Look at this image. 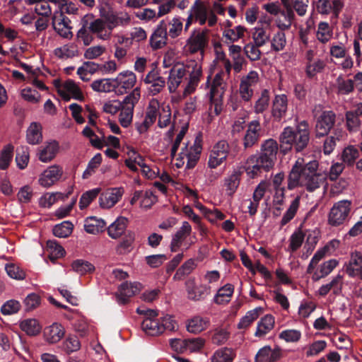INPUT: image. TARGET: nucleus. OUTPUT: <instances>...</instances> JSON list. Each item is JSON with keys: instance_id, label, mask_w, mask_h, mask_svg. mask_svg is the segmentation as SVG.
<instances>
[{"instance_id": "nucleus-52", "label": "nucleus", "mask_w": 362, "mask_h": 362, "mask_svg": "<svg viewBox=\"0 0 362 362\" xmlns=\"http://www.w3.org/2000/svg\"><path fill=\"white\" fill-rule=\"evenodd\" d=\"M166 22L168 23V36L172 39L177 37L181 34L183 28L182 18L179 16H175L170 21H166Z\"/></svg>"}, {"instance_id": "nucleus-5", "label": "nucleus", "mask_w": 362, "mask_h": 362, "mask_svg": "<svg viewBox=\"0 0 362 362\" xmlns=\"http://www.w3.org/2000/svg\"><path fill=\"white\" fill-rule=\"evenodd\" d=\"M351 209V202L347 199L336 202L331 208L329 213V223L332 226L343 224L349 218Z\"/></svg>"}, {"instance_id": "nucleus-15", "label": "nucleus", "mask_w": 362, "mask_h": 362, "mask_svg": "<svg viewBox=\"0 0 362 362\" xmlns=\"http://www.w3.org/2000/svg\"><path fill=\"white\" fill-rule=\"evenodd\" d=\"M58 93L65 100H69L71 98H73L81 101L84 98L81 88L71 79H68L64 82L59 87Z\"/></svg>"}, {"instance_id": "nucleus-11", "label": "nucleus", "mask_w": 362, "mask_h": 362, "mask_svg": "<svg viewBox=\"0 0 362 362\" xmlns=\"http://www.w3.org/2000/svg\"><path fill=\"white\" fill-rule=\"evenodd\" d=\"M259 82V74L256 71H250L246 76L242 77L239 92L241 98L248 102L254 94V88Z\"/></svg>"}, {"instance_id": "nucleus-21", "label": "nucleus", "mask_w": 362, "mask_h": 362, "mask_svg": "<svg viewBox=\"0 0 362 362\" xmlns=\"http://www.w3.org/2000/svg\"><path fill=\"white\" fill-rule=\"evenodd\" d=\"M90 29L94 35L103 41H107L112 37V32L103 18H92L89 21Z\"/></svg>"}, {"instance_id": "nucleus-53", "label": "nucleus", "mask_w": 362, "mask_h": 362, "mask_svg": "<svg viewBox=\"0 0 362 362\" xmlns=\"http://www.w3.org/2000/svg\"><path fill=\"white\" fill-rule=\"evenodd\" d=\"M269 42L273 51H282L286 45V37L284 30H281L274 33L272 37H270Z\"/></svg>"}, {"instance_id": "nucleus-22", "label": "nucleus", "mask_w": 362, "mask_h": 362, "mask_svg": "<svg viewBox=\"0 0 362 362\" xmlns=\"http://www.w3.org/2000/svg\"><path fill=\"white\" fill-rule=\"evenodd\" d=\"M59 150V143L55 140H51L45 143V144L37 150V158L42 163H49L52 160Z\"/></svg>"}, {"instance_id": "nucleus-9", "label": "nucleus", "mask_w": 362, "mask_h": 362, "mask_svg": "<svg viewBox=\"0 0 362 362\" xmlns=\"http://www.w3.org/2000/svg\"><path fill=\"white\" fill-rule=\"evenodd\" d=\"M100 16L106 22L110 31L117 27H126L131 23V17L126 11H109L105 13L100 12Z\"/></svg>"}, {"instance_id": "nucleus-56", "label": "nucleus", "mask_w": 362, "mask_h": 362, "mask_svg": "<svg viewBox=\"0 0 362 362\" xmlns=\"http://www.w3.org/2000/svg\"><path fill=\"white\" fill-rule=\"evenodd\" d=\"M300 197H296L290 204L288 208L284 213L281 220V225L285 226L289 221H291L296 216L299 206H300Z\"/></svg>"}, {"instance_id": "nucleus-10", "label": "nucleus", "mask_w": 362, "mask_h": 362, "mask_svg": "<svg viewBox=\"0 0 362 362\" xmlns=\"http://www.w3.org/2000/svg\"><path fill=\"white\" fill-rule=\"evenodd\" d=\"M202 149V146L196 141L190 146H188V144H185V147L182 148L181 152L178 154L177 159L182 164H184L186 161L187 168H192L196 165L197 162L200 158Z\"/></svg>"}, {"instance_id": "nucleus-60", "label": "nucleus", "mask_w": 362, "mask_h": 362, "mask_svg": "<svg viewBox=\"0 0 362 362\" xmlns=\"http://www.w3.org/2000/svg\"><path fill=\"white\" fill-rule=\"evenodd\" d=\"M73 226L70 221H63L53 228V234L58 238H66L71 233Z\"/></svg>"}, {"instance_id": "nucleus-31", "label": "nucleus", "mask_w": 362, "mask_h": 362, "mask_svg": "<svg viewBox=\"0 0 362 362\" xmlns=\"http://www.w3.org/2000/svg\"><path fill=\"white\" fill-rule=\"evenodd\" d=\"M128 219L119 216L107 228L108 235L112 239H118L126 233Z\"/></svg>"}, {"instance_id": "nucleus-46", "label": "nucleus", "mask_w": 362, "mask_h": 362, "mask_svg": "<svg viewBox=\"0 0 362 362\" xmlns=\"http://www.w3.org/2000/svg\"><path fill=\"white\" fill-rule=\"evenodd\" d=\"M90 86L94 91L100 93H110L115 88V81L112 78L95 80Z\"/></svg>"}, {"instance_id": "nucleus-29", "label": "nucleus", "mask_w": 362, "mask_h": 362, "mask_svg": "<svg viewBox=\"0 0 362 362\" xmlns=\"http://www.w3.org/2000/svg\"><path fill=\"white\" fill-rule=\"evenodd\" d=\"M303 168L302 161L299 159L293 165L288 177L287 187L289 190L303 186Z\"/></svg>"}, {"instance_id": "nucleus-35", "label": "nucleus", "mask_w": 362, "mask_h": 362, "mask_svg": "<svg viewBox=\"0 0 362 362\" xmlns=\"http://www.w3.org/2000/svg\"><path fill=\"white\" fill-rule=\"evenodd\" d=\"M335 88L338 95H349L354 90V81L339 75L336 78Z\"/></svg>"}, {"instance_id": "nucleus-43", "label": "nucleus", "mask_w": 362, "mask_h": 362, "mask_svg": "<svg viewBox=\"0 0 362 362\" xmlns=\"http://www.w3.org/2000/svg\"><path fill=\"white\" fill-rule=\"evenodd\" d=\"M252 42L263 47L270 41L271 34L269 29L257 26L252 29Z\"/></svg>"}, {"instance_id": "nucleus-41", "label": "nucleus", "mask_w": 362, "mask_h": 362, "mask_svg": "<svg viewBox=\"0 0 362 362\" xmlns=\"http://www.w3.org/2000/svg\"><path fill=\"white\" fill-rule=\"evenodd\" d=\"M42 139L41 125L37 122H32L26 132V140L29 144L36 145Z\"/></svg>"}, {"instance_id": "nucleus-18", "label": "nucleus", "mask_w": 362, "mask_h": 362, "mask_svg": "<svg viewBox=\"0 0 362 362\" xmlns=\"http://www.w3.org/2000/svg\"><path fill=\"white\" fill-rule=\"evenodd\" d=\"M288 98L286 94L276 95L272 100L271 115L276 122H280L286 115Z\"/></svg>"}, {"instance_id": "nucleus-57", "label": "nucleus", "mask_w": 362, "mask_h": 362, "mask_svg": "<svg viewBox=\"0 0 362 362\" xmlns=\"http://www.w3.org/2000/svg\"><path fill=\"white\" fill-rule=\"evenodd\" d=\"M262 310V308L261 307H257L247 312L246 314L240 318L238 327L239 329H245L250 326L252 322L258 318L259 312Z\"/></svg>"}, {"instance_id": "nucleus-62", "label": "nucleus", "mask_w": 362, "mask_h": 362, "mask_svg": "<svg viewBox=\"0 0 362 362\" xmlns=\"http://www.w3.org/2000/svg\"><path fill=\"white\" fill-rule=\"evenodd\" d=\"M245 31V28L243 26L237 25L233 28L226 29L223 35L230 42H234L243 37Z\"/></svg>"}, {"instance_id": "nucleus-51", "label": "nucleus", "mask_w": 362, "mask_h": 362, "mask_svg": "<svg viewBox=\"0 0 362 362\" xmlns=\"http://www.w3.org/2000/svg\"><path fill=\"white\" fill-rule=\"evenodd\" d=\"M21 329L28 335L35 336L40 333L41 326L39 322L33 318L26 319L20 322Z\"/></svg>"}, {"instance_id": "nucleus-48", "label": "nucleus", "mask_w": 362, "mask_h": 362, "mask_svg": "<svg viewBox=\"0 0 362 362\" xmlns=\"http://www.w3.org/2000/svg\"><path fill=\"white\" fill-rule=\"evenodd\" d=\"M270 95L267 89L261 91V94L254 104L253 110L256 114H262L269 106Z\"/></svg>"}, {"instance_id": "nucleus-13", "label": "nucleus", "mask_w": 362, "mask_h": 362, "mask_svg": "<svg viewBox=\"0 0 362 362\" xmlns=\"http://www.w3.org/2000/svg\"><path fill=\"white\" fill-rule=\"evenodd\" d=\"M144 81L147 85L148 95L152 96L160 93L166 85L165 78L161 76L156 69L150 71L146 74Z\"/></svg>"}, {"instance_id": "nucleus-14", "label": "nucleus", "mask_w": 362, "mask_h": 362, "mask_svg": "<svg viewBox=\"0 0 362 362\" xmlns=\"http://www.w3.org/2000/svg\"><path fill=\"white\" fill-rule=\"evenodd\" d=\"M260 122L258 119L252 120L247 124V129L243 138V145L245 149L255 146L260 137Z\"/></svg>"}, {"instance_id": "nucleus-2", "label": "nucleus", "mask_w": 362, "mask_h": 362, "mask_svg": "<svg viewBox=\"0 0 362 362\" xmlns=\"http://www.w3.org/2000/svg\"><path fill=\"white\" fill-rule=\"evenodd\" d=\"M141 98V89L134 88L122 100H110L103 106V110L112 115L119 112V122L122 127L127 128L132 122L135 105Z\"/></svg>"}, {"instance_id": "nucleus-40", "label": "nucleus", "mask_w": 362, "mask_h": 362, "mask_svg": "<svg viewBox=\"0 0 362 362\" xmlns=\"http://www.w3.org/2000/svg\"><path fill=\"white\" fill-rule=\"evenodd\" d=\"M339 262L336 259H331L320 264L319 269L315 271L313 275V280L317 281L322 278L329 275L333 269L337 267Z\"/></svg>"}, {"instance_id": "nucleus-50", "label": "nucleus", "mask_w": 362, "mask_h": 362, "mask_svg": "<svg viewBox=\"0 0 362 362\" xmlns=\"http://www.w3.org/2000/svg\"><path fill=\"white\" fill-rule=\"evenodd\" d=\"M234 354L231 349L223 347L216 350L211 357V362H233Z\"/></svg>"}, {"instance_id": "nucleus-59", "label": "nucleus", "mask_w": 362, "mask_h": 362, "mask_svg": "<svg viewBox=\"0 0 362 362\" xmlns=\"http://www.w3.org/2000/svg\"><path fill=\"white\" fill-rule=\"evenodd\" d=\"M72 269L79 274L83 275L95 270V267L89 262L83 259H76L71 264Z\"/></svg>"}, {"instance_id": "nucleus-25", "label": "nucleus", "mask_w": 362, "mask_h": 362, "mask_svg": "<svg viewBox=\"0 0 362 362\" xmlns=\"http://www.w3.org/2000/svg\"><path fill=\"white\" fill-rule=\"evenodd\" d=\"M62 174V169L58 165H52L41 174L38 182L41 186L47 188L59 180Z\"/></svg>"}, {"instance_id": "nucleus-17", "label": "nucleus", "mask_w": 362, "mask_h": 362, "mask_svg": "<svg viewBox=\"0 0 362 362\" xmlns=\"http://www.w3.org/2000/svg\"><path fill=\"white\" fill-rule=\"evenodd\" d=\"M115 87L117 86L121 93H127L132 89L136 83V74L129 70L120 72L114 78Z\"/></svg>"}, {"instance_id": "nucleus-12", "label": "nucleus", "mask_w": 362, "mask_h": 362, "mask_svg": "<svg viewBox=\"0 0 362 362\" xmlns=\"http://www.w3.org/2000/svg\"><path fill=\"white\" fill-rule=\"evenodd\" d=\"M71 20L64 13H54L52 19L54 30L62 38L70 40L73 37Z\"/></svg>"}, {"instance_id": "nucleus-27", "label": "nucleus", "mask_w": 362, "mask_h": 362, "mask_svg": "<svg viewBox=\"0 0 362 362\" xmlns=\"http://www.w3.org/2000/svg\"><path fill=\"white\" fill-rule=\"evenodd\" d=\"M281 357V350L279 347L272 349L269 346H264L257 353L255 362H276Z\"/></svg>"}, {"instance_id": "nucleus-47", "label": "nucleus", "mask_w": 362, "mask_h": 362, "mask_svg": "<svg viewBox=\"0 0 362 362\" xmlns=\"http://www.w3.org/2000/svg\"><path fill=\"white\" fill-rule=\"evenodd\" d=\"M274 325V317L272 315H266L257 323L256 337H262L268 333Z\"/></svg>"}, {"instance_id": "nucleus-55", "label": "nucleus", "mask_w": 362, "mask_h": 362, "mask_svg": "<svg viewBox=\"0 0 362 362\" xmlns=\"http://www.w3.org/2000/svg\"><path fill=\"white\" fill-rule=\"evenodd\" d=\"M318 242V237L315 231H310L307 235L306 241L304 245L305 251L301 255V258L306 259L313 252Z\"/></svg>"}, {"instance_id": "nucleus-37", "label": "nucleus", "mask_w": 362, "mask_h": 362, "mask_svg": "<svg viewBox=\"0 0 362 362\" xmlns=\"http://www.w3.org/2000/svg\"><path fill=\"white\" fill-rule=\"evenodd\" d=\"M241 173L239 170L234 169L227 177L224 179V185L227 194L233 195L237 190L240 181Z\"/></svg>"}, {"instance_id": "nucleus-24", "label": "nucleus", "mask_w": 362, "mask_h": 362, "mask_svg": "<svg viewBox=\"0 0 362 362\" xmlns=\"http://www.w3.org/2000/svg\"><path fill=\"white\" fill-rule=\"evenodd\" d=\"M122 187H115L103 193L99 198V204L102 208L110 209L115 206L124 194Z\"/></svg>"}, {"instance_id": "nucleus-26", "label": "nucleus", "mask_w": 362, "mask_h": 362, "mask_svg": "<svg viewBox=\"0 0 362 362\" xmlns=\"http://www.w3.org/2000/svg\"><path fill=\"white\" fill-rule=\"evenodd\" d=\"M209 325V318L197 315L187 320L186 328L188 332L197 334L206 330Z\"/></svg>"}, {"instance_id": "nucleus-45", "label": "nucleus", "mask_w": 362, "mask_h": 362, "mask_svg": "<svg viewBox=\"0 0 362 362\" xmlns=\"http://www.w3.org/2000/svg\"><path fill=\"white\" fill-rule=\"evenodd\" d=\"M199 3V0H196L189 11H192L195 20L197 21L201 25H202L206 23L209 12L205 6Z\"/></svg>"}, {"instance_id": "nucleus-42", "label": "nucleus", "mask_w": 362, "mask_h": 362, "mask_svg": "<svg viewBox=\"0 0 362 362\" xmlns=\"http://www.w3.org/2000/svg\"><path fill=\"white\" fill-rule=\"evenodd\" d=\"M141 328L149 336H157L162 334L160 321L156 317L144 319L141 323Z\"/></svg>"}, {"instance_id": "nucleus-1", "label": "nucleus", "mask_w": 362, "mask_h": 362, "mask_svg": "<svg viewBox=\"0 0 362 362\" xmlns=\"http://www.w3.org/2000/svg\"><path fill=\"white\" fill-rule=\"evenodd\" d=\"M279 146L273 139L264 140L259 152L251 155L246 160L245 171L250 178H255L262 172L269 171L274 165Z\"/></svg>"}, {"instance_id": "nucleus-7", "label": "nucleus", "mask_w": 362, "mask_h": 362, "mask_svg": "<svg viewBox=\"0 0 362 362\" xmlns=\"http://www.w3.org/2000/svg\"><path fill=\"white\" fill-rule=\"evenodd\" d=\"M230 146L227 141L221 140L212 148L209 153L208 166L211 169H215L226 161Z\"/></svg>"}, {"instance_id": "nucleus-28", "label": "nucleus", "mask_w": 362, "mask_h": 362, "mask_svg": "<svg viewBox=\"0 0 362 362\" xmlns=\"http://www.w3.org/2000/svg\"><path fill=\"white\" fill-rule=\"evenodd\" d=\"M186 286L188 298L192 300H202L210 293V286L207 285L197 286L194 281H189Z\"/></svg>"}, {"instance_id": "nucleus-39", "label": "nucleus", "mask_w": 362, "mask_h": 362, "mask_svg": "<svg viewBox=\"0 0 362 362\" xmlns=\"http://www.w3.org/2000/svg\"><path fill=\"white\" fill-rule=\"evenodd\" d=\"M70 194V192L66 194L62 192H52L46 193L42 195L39 200V204L43 208H50L54 203L59 200H64L68 198Z\"/></svg>"}, {"instance_id": "nucleus-63", "label": "nucleus", "mask_w": 362, "mask_h": 362, "mask_svg": "<svg viewBox=\"0 0 362 362\" xmlns=\"http://www.w3.org/2000/svg\"><path fill=\"white\" fill-rule=\"evenodd\" d=\"M255 42H250L245 45L243 49L247 57L251 61H257L260 59L262 52L259 47Z\"/></svg>"}, {"instance_id": "nucleus-4", "label": "nucleus", "mask_w": 362, "mask_h": 362, "mask_svg": "<svg viewBox=\"0 0 362 362\" xmlns=\"http://www.w3.org/2000/svg\"><path fill=\"white\" fill-rule=\"evenodd\" d=\"M318 162L311 160L303 168V186L308 191L313 192L318 189L326 180V175L317 172Z\"/></svg>"}, {"instance_id": "nucleus-61", "label": "nucleus", "mask_w": 362, "mask_h": 362, "mask_svg": "<svg viewBox=\"0 0 362 362\" xmlns=\"http://www.w3.org/2000/svg\"><path fill=\"white\" fill-rule=\"evenodd\" d=\"M346 127L351 133L356 132L361 127V120L352 111H347L345 114Z\"/></svg>"}, {"instance_id": "nucleus-49", "label": "nucleus", "mask_w": 362, "mask_h": 362, "mask_svg": "<svg viewBox=\"0 0 362 362\" xmlns=\"http://www.w3.org/2000/svg\"><path fill=\"white\" fill-rule=\"evenodd\" d=\"M333 35V31L328 23L322 21L317 25L316 37L322 43L329 42Z\"/></svg>"}, {"instance_id": "nucleus-36", "label": "nucleus", "mask_w": 362, "mask_h": 362, "mask_svg": "<svg viewBox=\"0 0 362 362\" xmlns=\"http://www.w3.org/2000/svg\"><path fill=\"white\" fill-rule=\"evenodd\" d=\"M54 55L61 59L74 58L78 54V47L74 43H68L54 50Z\"/></svg>"}, {"instance_id": "nucleus-30", "label": "nucleus", "mask_w": 362, "mask_h": 362, "mask_svg": "<svg viewBox=\"0 0 362 362\" xmlns=\"http://www.w3.org/2000/svg\"><path fill=\"white\" fill-rule=\"evenodd\" d=\"M342 280L343 276L338 274L332 277L329 283L323 284L319 288L318 294L321 296H325L329 291H332L334 295H339L342 290Z\"/></svg>"}, {"instance_id": "nucleus-64", "label": "nucleus", "mask_w": 362, "mask_h": 362, "mask_svg": "<svg viewBox=\"0 0 362 362\" xmlns=\"http://www.w3.org/2000/svg\"><path fill=\"white\" fill-rule=\"evenodd\" d=\"M100 188H94L84 192L79 200V208L84 209L89 206L93 199L99 194Z\"/></svg>"}, {"instance_id": "nucleus-58", "label": "nucleus", "mask_w": 362, "mask_h": 362, "mask_svg": "<svg viewBox=\"0 0 362 362\" xmlns=\"http://www.w3.org/2000/svg\"><path fill=\"white\" fill-rule=\"evenodd\" d=\"M225 84L223 82V78L221 73H217L212 81L211 88L210 90V95H212V97L216 95L219 97H223L224 93Z\"/></svg>"}, {"instance_id": "nucleus-16", "label": "nucleus", "mask_w": 362, "mask_h": 362, "mask_svg": "<svg viewBox=\"0 0 362 362\" xmlns=\"http://www.w3.org/2000/svg\"><path fill=\"white\" fill-rule=\"evenodd\" d=\"M345 272L351 278L362 280V252L355 250L350 255V259L345 266Z\"/></svg>"}, {"instance_id": "nucleus-34", "label": "nucleus", "mask_w": 362, "mask_h": 362, "mask_svg": "<svg viewBox=\"0 0 362 362\" xmlns=\"http://www.w3.org/2000/svg\"><path fill=\"white\" fill-rule=\"evenodd\" d=\"M286 8L285 11H281L279 14L284 18V21L279 20L276 21L277 26L280 30H285L291 28L293 21L295 19V13L291 6L287 1L282 0Z\"/></svg>"}, {"instance_id": "nucleus-3", "label": "nucleus", "mask_w": 362, "mask_h": 362, "mask_svg": "<svg viewBox=\"0 0 362 362\" xmlns=\"http://www.w3.org/2000/svg\"><path fill=\"white\" fill-rule=\"evenodd\" d=\"M310 141L309 124L306 120L300 121L296 129L286 127L279 136L280 148L284 154L292 148L300 152L305 148Z\"/></svg>"}, {"instance_id": "nucleus-32", "label": "nucleus", "mask_w": 362, "mask_h": 362, "mask_svg": "<svg viewBox=\"0 0 362 362\" xmlns=\"http://www.w3.org/2000/svg\"><path fill=\"white\" fill-rule=\"evenodd\" d=\"M185 76V68H173L168 78V87L170 93H175Z\"/></svg>"}, {"instance_id": "nucleus-44", "label": "nucleus", "mask_w": 362, "mask_h": 362, "mask_svg": "<svg viewBox=\"0 0 362 362\" xmlns=\"http://www.w3.org/2000/svg\"><path fill=\"white\" fill-rule=\"evenodd\" d=\"M233 292L234 286L230 284H227L218 289L214 300L217 304H226L230 300Z\"/></svg>"}, {"instance_id": "nucleus-33", "label": "nucleus", "mask_w": 362, "mask_h": 362, "mask_svg": "<svg viewBox=\"0 0 362 362\" xmlns=\"http://www.w3.org/2000/svg\"><path fill=\"white\" fill-rule=\"evenodd\" d=\"M360 156L359 150L354 145H349L342 150L340 159L348 167H353Z\"/></svg>"}, {"instance_id": "nucleus-23", "label": "nucleus", "mask_w": 362, "mask_h": 362, "mask_svg": "<svg viewBox=\"0 0 362 362\" xmlns=\"http://www.w3.org/2000/svg\"><path fill=\"white\" fill-rule=\"evenodd\" d=\"M64 334L65 329L64 326L58 322H54L46 327L43 331L44 339L49 344L59 342L64 337Z\"/></svg>"}, {"instance_id": "nucleus-6", "label": "nucleus", "mask_w": 362, "mask_h": 362, "mask_svg": "<svg viewBox=\"0 0 362 362\" xmlns=\"http://www.w3.org/2000/svg\"><path fill=\"white\" fill-rule=\"evenodd\" d=\"M337 115L332 110H323L316 118L315 136L320 138L327 136L336 123Z\"/></svg>"}, {"instance_id": "nucleus-8", "label": "nucleus", "mask_w": 362, "mask_h": 362, "mask_svg": "<svg viewBox=\"0 0 362 362\" xmlns=\"http://www.w3.org/2000/svg\"><path fill=\"white\" fill-rule=\"evenodd\" d=\"M207 30H193L189 38L186 41L185 47L187 52L191 54L197 52L203 53L204 48L207 45Z\"/></svg>"}, {"instance_id": "nucleus-38", "label": "nucleus", "mask_w": 362, "mask_h": 362, "mask_svg": "<svg viewBox=\"0 0 362 362\" xmlns=\"http://www.w3.org/2000/svg\"><path fill=\"white\" fill-rule=\"evenodd\" d=\"M105 222L103 219L95 216L86 218L84 223V230L90 234H97L102 232L105 227Z\"/></svg>"}, {"instance_id": "nucleus-19", "label": "nucleus", "mask_w": 362, "mask_h": 362, "mask_svg": "<svg viewBox=\"0 0 362 362\" xmlns=\"http://www.w3.org/2000/svg\"><path fill=\"white\" fill-rule=\"evenodd\" d=\"M93 18V14H86L81 20V28L76 33V38L85 46H88L93 42L95 35L90 29L89 21Z\"/></svg>"}, {"instance_id": "nucleus-20", "label": "nucleus", "mask_w": 362, "mask_h": 362, "mask_svg": "<svg viewBox=\"0 0 362 362\" xmlns=\"http://www.w3.org/2000/svg\"><path fill=\"white\" fill-rule=\"evenodd\" d=\"M168 37V23L165 20H162L150 37L151 47L154 49L164 47L167 43Z\"/></svg>"}, {"instance_id": "nucleus-54", "label": "nucleus", "mask_w": 362, "mask_h": 362, "mask_svg": "<svg viewBox=\"0 0 362 362\" xmlns=\"http://www.w3.org/2000/svg\"><path fill=\"white\" fill-rule=\"evenodd\" d=\"M124 235L122 240L117 246L119 253L129 252L132 249V245L135 240V233L132 230H127Z\"/></svg>"}]
</instances>
